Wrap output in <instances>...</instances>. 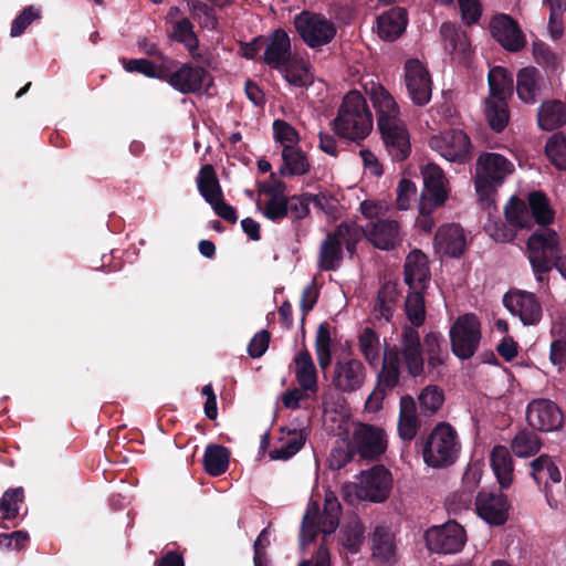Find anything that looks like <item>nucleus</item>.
<instances>
[{"label":"nucleus","mask_w":566,"mask_h":566,"mask_svg":"<svg viewBox=\"0 0 566 566\" xmlns=\"http://www.w3.org/2000/svg\"><path fill=\"white\" fill-rule=\"evenodd\" d=\"M399 344L402 350V363L407 373L413 377L427 374H439V368L449 359L446 339L440 332L430 331L420 338L419 331L405 325L401 329Z\"/></svg>","instance_id":"1"},{"label":"nucleus","mask_w":566,"mask_h":566,"mask_svg":"<svg viewBox=\"0 0 566 566\" xmlns=\"http://www.w3.org/2000/svg\"><path fill=\"white\" fill-rule=\"evenodd\" d=\"M361 238H366L373 248H397L402 242L400 226L396 220L378 219L368 221L365 227L343 222L333 234H327L321 248H356Z\"/></svg>","instance_id":"2"},{"label":"nucleus","mask_w":566,"mask_h":566,"mask_svg":"<svg viewBox=\"0 0 566 566\" xmlns=\"http://www.w3.org/2000/svg\"><path fill=\"white\" fill-rule=\"evenodd\" d=\"M332 128L339 137L354 143H360L369 135L373 115L359 91H348L345 94L336 118L332 122Z\"/></svg>","instance_id":"3"},{"label":"nucleus","mask_w":566,"mask_h":566,"mask_svg":"<svg viewBox=\"0 0 566 566\" xmlns=\"http://www.w3.org/2000/svg\"><path fill=\"white\" fill-rule=\"evenodd\" d=\"M514 171V166L504 155L482 153L475 163L474 186L480 200L488 205L494 201L497 188Z\"/></svg>","instance_id":"4"},{"label":"nucleus","mask_w":566,"mask_h":566,"mask_svg":"<svg viewBox=\"0 0 566 566\" xmlns=\"http://www.w3.org/2000/svg\"><path fill=\"white\" fill-rule=\"evenodd\" d=\"M528 214L538 227L528 237L526 248H558V233L549 227L555 212L549 198L543 191L528 193Z\"/></svg>","instance_id":"5"},{"label":"nucleus","mask_w":566,"mask_h":566,"mask_svg":"<svg viewBox=\"0 0 566 566\" xmlns=\"http://www.w3.org/2000/svg\"><path fill=\"white\" fill-rule=\"evenodd\" d=\"M460 448L453 427L448 422H439L423 446V461L432 468L449 467L457 461Z\"/></svg>","instance_id":"6"},{"label":"nucleus","mask_w":566,"mask_h":566,"mask_svg":"<svg viewBox=\"0 0 566 566\" xmlns=\"http://www.w3.org/2000/svg\"><path fill=\"white\" fill-rule=\"evenodd\" d=\"M161 71V81L168 83L182 95L201 94L206 80L212 81L205 66L181 62L172 57L164 60Z\"/></svg>","instance_id":"7"},{"label":"nucleus","mask_w":566,"mask_h":566,"mask_svg":"<svg viewBox=\"0 0 566 566\" xmlns=\"http://www.w3.org/2000/svg\"><path fill=\"white\" fill-rule=\"evenodd\" d=\"M293 24L300 39L312 50L328 45L337 34L336 24L322 12L302 10L295 14Z\"/></svg>","instance_id":"8"},{"label":"nucleus","mask_w":566,"mask_h":566,"mask_svg":"<svg viewBox=\"0 0 566 566\" xmlns=\"http://www.w3.org/2000/svg\"><path fill=\"white\" fill-rule=\"evenodd\" d=\"M402 361L401 345L392 346L386 350L381 369L377 374L376 386L367 397V405L373 410H380L382 401L400 381L399 363Z\"/></svg>","instance_id":"9"},{"label":"nucleus","mask_w":566,"mask_h":566,"mask_svg":"<svg viewBox=\"0 0 566 566\" xmlns=\"http://www.w3.org/2000/svg\"><path fill=\"white\" fill-rule=\"evenodd\" d=\"M481 340V326L472 314L460 316L450 328L451 348L460 359H470Z\"/></svg>","instance_id":"10"},{"label":"nucleus","mask_w":566,"mask_h":566,"mask_svg":"<svg viewBox=\"0 0 566 566\" xmlns=\"http://www.w3.org/2000/svg\"><path fill=\"white\" fill-rule=\"evenodd\" d=\"M424 539L428 548L436 554H458L465 544L467 534L457 521H448L431 526L426 532Z\"/></svg>","instance_id":"11"},{"label":"nucleus","mask_w":566,"mask_h":566,"mask_svg":"<svg viewBox=\"0 0 566 566\" xmlns=\"http://www.w3.org/2000/svg\"><path fill=\"white\" fill-rule=\"evenodd\" d=\"M405 83L410 101L416 106H424L432 98L433 81L430 72L418 59L405 63Z\"/></svg>","instance_id":"12"},{"label":"nucleus","mask_w":566,"mask_h":566,"mask_svg":"<svg viewBox=\"0 0 566 566\" xmlns=\"http://www.w3.org/2000/svg\"><path fill=\"white\" fill-rule=\"evenodd\" d=\"M503 304L509 313L518 317L525 326L537 325L543 318L542 303L534 293L510 290L504 293Z\"/></svg>","instance_id":"13"},{"label":"nucleus","mask_w":566,"mask_h":566,"mask_svg":"<svg viewBox=\"0 0 566 566\" xmlns=\"http://www.w3.org/2000/svg\"><path fill=\"white\" fill-rule=\"evenodd\" d=\"M385 147L395 161L406 160L411 154L410 134L402 120L381 119L378 125Z\"/></svg>","instance_id":"14"},{"label":"nucleus","mask_w":566,"mask_h":566,"mask_svg":"<svg viewBox=\"0 0 566 566\" xmlns=\"http://www.w3.org/2000/svg\"><path fill=\"white\" fill-rule=\"evenodd\" d=\"M490 32L507 52L516 53L526 46V38L520 25L506 13H499L490 21Z\"/></svg>","instance_id":"15"},{"label":"nucleus","mask_w":566,"mask_h":566,"mask_svg":"<svg viewBox=\"0 0 566 566\" xmlns=\"http://www.w3.org/2000/svg\"><path fill=\"white\" fill-rule=\"evenodd\" d=\"M354 448L364 460H378L387 450V440L384 429L361 423L354 431Z\"/></svg>","instance_id":"16"},{"label":"nucleus","mask_w":566,"mask_h":566,"mask_svg":"<svg viewBox=\"0 0 566 566\" xmlns=\"http://www.w3.org/2000/svg\"><path fill=\"white\" fill-rule=\"evenodd\" d=\"M423 189L421 192L420 208L423 213L424 208L430 206L437 208L442 206L448 199L447 178L437 164H427L422 168Z\"/></svg>","instance_id":"17"},{"label":"nucleus","mask_w":566,"mask_h":566,"mask_svg":"<svg viewBox=\"0 0 566 566\" xmlns=\"http://www.w3.org/2000/svg\"><path fill=\"white\" fill-rule=\"evenodd\" d=\"M510 502L502 492L481 490L475 497V511L490 525H504L509 517Z\"/></svg>","instance_id":"18"},{"label":"nucleus","mask_w":566,"mask_h":566,"mask_svg":"<svg viewBox=\"0 0 566 566\" xmlns=\"http://www.w3.org/2000/svg\"><path fill=\"white\" fill-rule=\"evenodd\" d=\"M430 146L450 161L463 163L470 155L471 142L461 129H450L430 139Z\"/></svg>","instance_id":"19"},{"label":"nucleus","mask_w":566,"mask_h":566,"mask_svg":"<svg viewBox=\"0 0 566 566\" xmlns=\"http://www.w3.org/2000/svg\"><path fill=\"white\" fill-rule=\"evenodd\" d=\"M526 418L530 426L542 432H552L562 427L563 413L557 405L545 398L528 402Z\"/></svg>","instance_id":"20"},{"label":"nucleus","mask_w":566,"mask_h":566,"mask_svg":"<svg viewBox=\"0 0 566 566\" xmlns=\"http://www.w3.org/2000/svg\"><path fill=\"white\" fill-rule=\"evenodd\" d=\"M391 481L390 470L382 464H376L363 471L358 495L373 502H382L390 495Z\"/></svg>","instance_id":"21"},{"label":"nucleus","mask_w":566,"mask_h":566,"mask_svg":"<svg viewBox=\"0 0 566 566\" xmlns=\"http://www.w3.org/2000/svg\"><path fill=\"white\" fill-rule=\"evenodd\" d=\"M366 377V368L358 358L338 360L334 367L333 386L343 392H352L361 388Z\"/></svg>","instance_id":"22"},{"label":"nucleus","mask_w":566,"mask_h":566,"mask_svg":"<svg viewBox=\"0 0 566 566\" xmlns=\"http://www.w3.org/2000/svg\"><path fill=\"white\" fill-rule=\"evenodd\" d=\"M264 54L260 60L272 67V70H281L284 64L292 60L291 38L283 29H276L271 32L266 39Z\"/></svg>","instance_id":"23"},{"label":"nucleus","mask_w":566,"mask_h":566,"mask_svg":"<svg viewBox=\"0 0 566 566\" xmlns=\"http://www.w3.org/2000/svg\"><path fill=\"white\" fill-rule=\"evenodd\" d=\"M439 34L444 50L458 57L460 62H465L472 55L470 38L461 27L452 22H443L439 28Z\"/></svg>","instance_id":"24"},{"label":"nucleus","mask_w":566,"mask_h":566,"mask_svg":"<svg viewBox=\"0 0 566 566\" xmlns=\"http://www.w3.org/2000/svg\"><path fill=\"white\" fill-rule=\"evenodd\" d=\"M365 94L371 102L377 113V126L381 119H398L399 118V106L395 102L394 97L381 83L369 81L365 85Z\"/></svg>","instance_id":"25"},{"label":"nucleus","mask_w":566,"mask_h":566,"mask_svg":"<svg viewBox=\"0 0 566 566\" xmlns=\"http://www.w3.org/2000/svg\"><path fill=\"white\" fill-rule=\"evenodd\" d=\"M544 85V75L536 66H524L516 74V94L526 104L539 99Z\"/></svg>","instance_id":"26"},{"label":"nucleus","mask_w":566,"mask_h":566,"mask_svg":"<svg viewBox=\"0 0 566 566\" xmlns=\"http://www.w3.org/2000/svg\"><path fill=\"white\" fill-rule=\"evenodd\" d=\"M405 282L410 290H424L430 280L429 259L422 250H411L405 262Z\"/></svg>","instance_id":"27"},{"label":"nucleus","mask_w":566,"mask_h":566,"mask_svg":"<svg viewBox=\"0 0 566 566\" xmlns=\"http://www.w3.org/2000/svg\"><path fill=\"white\" fill-rule=\"evenodd\" d=\"M409 23L408 11L402 7H392L377 18L378 35L387 41L398 39Z\"/></svg>","instance_id":"28"},{"label":"nucleus","mask_w":566,"mask_h":566,"mask_svg":"<svg viewBox=\"0 0 566 566\" xmlns=\"http://www.w3.org/2000/svg\"><path fill=\"white\" fill-rule=\"evenodd\" d=\"M296 382L302 391H318V375L311 353L304 348L294 357Z\"/></svg>","instance_id":"29"},{"label":"nucleus","mask_w":566,"mask_h":566,"mask_svg":"<svg viewBox=\"0 0 566 566\" xmlns=\"http://www.w3.org/2000/svg\"><path fill=\"white\" fill-rule=\"evenodd\" d=\"M420 421L416 412V401L412 396L405 395L399 401V417H398V434L403 441L410 442L415 440Z\"/></svg>","instance_id":"30"},{"label":"nucleus","mask_w":566,"mask_h":566,"mask_svg":"<svg viewBox=\"0 0 566 566\" xmlns=\"http://www.w3.org/2000/svg\"><path fill=\"white\" fill-rule=\"evenodd\" d=\"M282 165L279 175L282 177L304 176L311 171V161L307 154L298 145L282 149Z\"/></svg>","instance_id":"31"},{"label":"nucleus","mask_w":566,"mask_h":566,"mask_svg":"<svg viewBox=\"0 0 566 566\" xmlns=\"http://www.w3.org/2000/svg\"><path fill=\"white\" fill-rule=\"evenodd\" d=\"M489 97L509 101L513 95V76L505 66H492L488 73Z\"/></svg>","instance_id":"32"},{"label":"nucleus","mask_w":566,"mask_h":566,"mask_svg":"<svg viewBox=\"0 0 566 566\" xmlns=\"http://www.w3.org/2000/svg\"><path fill=\"white\" fill-rule=\"evenodd\" d=\"M490 462L500 486L510 488L513 481V463L506 447L495 446L491 451Z\"/></svg>","instance_id":"33"},{"label":"nucleus","mask_w":566,"mask_h":566,"mask_svg":"<svg viewBox=\"0 0 566 566\" xmlns=\"http://www.w3.org/2000/svg\"><path fill=\"white\" fill-rule=\"evenodd\" d=\"M532 55L534 61L542 66L547 75H556L563 71V61L559 54L554 52L552 48L542 42L534 40L532 42Z\"/></svg>","instance_id":"34"},{"label":"nucleus","mask_w":566,"mask_h":566,"mask_svg":"<svg viewBox=\"0 0 566 566\" xmlns=\"http://www.w3.org/2000/svg\"><path fill=\"white\" fill-rule=\"evenodd\" d=\"M229 448L222 444H208L203 452V470L212 476L221 475L229 469Z\"/></svg>","instance_id":"35"},{"label":"nucleus","mask_w":566,"mask_h":566,"mask_svg":"<svg viewBox=\"0 0 566 566\" xmlns=\"http://www.w3.org/2000/svg\"><path fill=\"white\" fill-rule=\"evenodd\" d=\"M537 122L545 130L563 126L566 124V105L559 101L544 102L538 108Z\"/></svg>","instance_id":"36"},{"label":"nucleus","mask_w":566,"mask_h":566,"mask_svg":"<svg viewBox=\"0 0 566 566\" xmlns=\"http://www.w3.org/2000/svg\"><path fill=\"white\" fill-rule=\"evenodd\" d=\"M504 219L514 229H530L533 226L528 202L516 196H512L504 206Z\"/></svg>","instance_id":"37"},{"label":"nucleus","mask_w":566,"mask_h":566,"mask_svg":"<svg viewBox=\"0 0 566 566\" xmlns=\"http://www.w3.org/2000/svg\"><path fill=\"white\" fill-rule=\"evenodd\" d=\"M527 260L537 282L548 283L547 274L554 269L555 252L559 250H526Z\"/></svg>","instance_id":"38"},{"label":"nucleus","mask_w":566,"mask_h":566,"mask_svg":"<svg viewBox=\"0 0 566 566\" xmlns=\"http://www.w3.org/2000/svg\"><path fill=\"white\" fill-rule=\"evenodd\" d=\"M198 191L206 202H212L223 195L220 181L211 164H205L197 177Z\"/></svg>","instance_id":"39"},{"label":"nucleus","mask_w":566,"mask_h":566,"mask_svg":"<svg viewBox=\"0 0 566 566\" xmlns=\"http://www.w3.org/2000/svg\"><path fill=\"white\" fill-rule=\"evenodd\" d=\"M373 556L381 562H390L395 554L394 535L388 526L378 525L371 535Z\"/></svg>","instance_id":"40"},{"label":"nucleus","mask_w":566,"mask_h":566,"mask_svg":"<svg viewBox=\"0 0 566 566\" xmlns=\"http://www.w3.org/2000/svg\"><path fill=\"white\" fill-rule=\"evenodd\" d=\"M484 115L489 126L494 132H503L507 127L510 119L507 101L485 99Z\"/></svg>","instance_id":"41"},{"label":"nucleus","mask_w":566,"mask_h":566,"mask_svg":"<svg viewBox=\"0 0 566 566\" xmlns=\"http://www.w3.org/2000/svg\"><path fill=\"white\" fill-rule=\"evenodd\" d=\"M397 297L398 294L396 292L395 285H391L390 282L384 283L379 289L375 300V317L378 319L384 318L386 322H390Z\"/></svg>","instance_id":"42"},{"label":"nucleus","mask_w":566,"mask_h":566,"mask_svg":"<svg viewBox=\"0 0 566 566\" xmlns=\"http://www.w3.org/2000/svg\"><path fill=\"white\" fill-rule=\"evenodd\" d=\"M177 43H182L185 49L191 54L192 57H198L200 54L195 52L199 48V38L193 31V24L188 18H181L174 24V31L170 35Z\"/></svg>","instance_id":"43"},{"label":"nucleus","mask_w":566,"mask_h":566,"mask_svg":"<svg viewBox=\"0 0 566 566\" xmlns=\"http://www.w3.org/2000/svg\"><path fill=\"white\" fill-rule=\"evenodd\" d=\"M188 10L203 30L216 31L219 27L214 8L201 0H186Z\"/></svg>","instance_id":"44"},{"label":"nucleus","mask_w":566,"mask_h":566,"mask_svg":"<svg viewBox=\"0 0 566 566\" xmlns=\"http://www.w3.org/2000/svg\"><path fill=\"white\" fill-rule=\"evenodd\" d=\"M434 248H465L463 229L457 223L442 224L434 235Z\"/></svg>","instance_id":"45"},{"label":"nucleus","mask_w":566,"mask_h":566,"mask_svg":"<svg viewBox=\"0 0 566 566\" xmlns=\"http://www.w3.org/2000/svg\"><path fill=\"white\" fill-rule=\"evenodd\" d=\"M358 346L367 363L375 366L380 355V340L376 331L365 326L358 335Z\"/></svg>","instance_id":"46"},{"label":"nucleus","mask_w":566,"mask_h":566,"mask_svg":"<svg viewBox=\"0 0 566 566\" xmlns=\"http://www.w3.org/2000/svg\"><path fill=\"white\" fill-rule=\"evenodd\" d=\"M123 67L128 73L143 74L149 78H163V63H157L148 59H120Z\"/></svg>","instance_id":"47"},{"label":"nucleus","mask_w":566,"mask_h":566,"mask_svg":"<svg viewBox=\"0 0 566 566\" xmlns=\"http://www.w3.org/2000/svg\"><path fill=\"white\" fill-rule=\"evenodd\" d=\"M511 448L516 457H533L541 449V440L534 431L523 429L512 440Z\"/></svg>","instance_id":"48"},{"label":"nucleus","mask_w":566,"mask_h":566,"mask_svg":"<svg viewBox=\"0 0 566 566\" xmlns=\"http://www.w3.org/2000/svg\"><path fill=\"white\" fill-rule=\"evenodd\" d=\"M366 528L360 521H353L342 528V543L350 554H358L365 539Z\"/></svg>","instance_id":"49"},{"label":"nucleus","mask_w":566,"mask_h":566,"mask_svg":"<svg viewBox=\"0 0 566 566\" xmlns=\"http://www.w3.org/2000/svg\"><path fill=\"white\" fill-rule=\"evenodd\" d=\"M421 291L422 290H411L405 304L407 317L411 322V325L408 326L415 327L416 329H418L426 319V305Z\"/></svg>","instance_id":"50"},{"label":"nucleus","mask_w":566,"mask_h":566,"mask_svg":"<svg viewBox=\"0 0 566 566\" xmlns=\"http://www.w3.org/2000/svg\"><path fill=\"white\" fill-rule=\"evenodd\" d=\"M331 331L329 324L323 322L319 324L316 340H315V349L317 354L318 367L322 370H325L332 363V352H331Z\"/></svg>","instance_id":"51"},{"label":"nucleus","mask_w":566,"mask_h":566,"mask_svg":"<svg viewBox=\"0 0 566 566\" xmlns=\"http://www.w3.org/2000/svg\"><path fill=\"white\" fill-rule=\"evenodd\" d=\"M24 501V491L20 488L8 489L0 499V520H13L19 516V505Z\"/></svg>","instance_id":"52"},{"label":"nucleus","mask_w":566,"mask_h":566,"mask_svg":"<svg viewBox=\"0 0 566 566\" xmlns=\"http://www.w3.org/2000/svg\"><path fill=\"white\" fill-rule=\"evenodd\" d=\"M418 401L421 415L429 417L436 415L441 408L444 395L437 386H428L421 390Z\"/></svg>","instance_id":"53"},{"label":"nucleus","mask_w":566,"mask_h":566,"mask_svg":"<svg viewBox=\"0 0 566 566\" xmlns=\"http://www.w3.org/2000/svg\"><path fill=\"white\" fill-rule=\"evenodd\" d=\"M545 151L555 168L566 170V134H553L545 146Z\"/></svg>","instance_id":"54"},{"label":"nucleus","mask_w":566,"mask_h":566,"mask_svg":"<svg viewBox=\"0 0 566 566\" xmlns=\"http://www.w3.org/2000/svg\"><path fill=\"white\" fill-rule=\"evenodd\" d=\"M318 504H310L301 524L300 541L302 545L314 542L319 533L317 524Z\"/></svg>","instance_id":"55"},{"label":"nucleus","mask_w":566,"mask_h":566,"mask_svg":"<svg viewBox=\"0 0 566 566\" xmlns=\"http://www.w3.org/2000/svg\"><path fill=\"white\" fill-rule=\"evenodd\" d=\"M272 134L274 142L284 147H294L300 143V135L294 126L282 119H275L272 123Z\"/></svg>","instance_id":"56"},{"label":"nucleus","mask_w":566,"mask_h":566,"mask_svg":"<svg viewBox=\"0 0 566 566\" xmlns=\"http://www.w3.org/2000/svg\"><path fill=\"white\" fill-rule=\"evenodd\" d=\"M475 493L460 486L459 491L452 493L446 501L447 510L450 514L458 515L475 505Z\"/></svg>","instance_id":"57"},{"label":"nucleus","mask_w":566,"mask_h":566,"mask_svg":"<svg viewBox=\"0 0 566 566\" xmlns=\"http://www.w3.org/2000/svg\"><path fill=\"white\" fill-rule=\"evenodd\" d=\"M304 443L305 438L302 432L292 431L290 433V439L285 443L271 450L270 457L272 460H289L300 451Z\"/></svg>","instance_id":"58"},{"label":"nucleus","mask_w":566,"mask_h":566,"mask_svg":"<svg viewBox=\"0 0 566 566\" xmlns=\"http://www.w3.org/2000/svg\"><path fill=\"white\" fill-rule=\"evenodd\" d=\"M551 335L554 340L551 343V361L555 366L566 364V328L553 326Z\"/></svg>","instance_id":"59"},{"label":"nucleus","mask_w":566,"mask_h":566,"mask_svg":"<svg viewBox=\"0 0 566 566\" xmlns=\"http://www.w3.org/2000/svg\"><path fill=\"white\" fill-rule=\"evenodd\" d=\"M461 20L465 25H474L480 22L483 6L480 0H458Z\"/></svg>","instance_id":"60"},{"label":"nucleus","mask_w":566,"mask_h":566,"mask_svg":"<svg viewBox=\"0 0 566 566\" xmlns=\"http://www.w3.org/2000/svg\"><path fill=\"white\" fill-rule=\"evenodd\" d=\"M40 11L34 10L32 6L23 8L19 15L14 18L10 34L12 36H20L33 21L40 19Z\"/></svg>","instance_id":"61"},{"label":"nucleus","mask_w":566,"mask_h":566,"mask_svg":"<svg viewBox=\"0 0 566 566\" xmlns=\"http://www.w3.org/2000/svg\"><path fill=\"white\" fill-rule=\"evenodd\" d=\"M264 216L274 222L289 216V199L285 197L271 198L264 206Z\"/></svg>","instance_id":"62"},{"label":"nucleus","mask_w":566,"mask_h":566,"mask_svg":"<svg viewBox=\"0 0 566 566\" xmlns=\"http://www.w3.org/2000/svg\"><path fill=\"white\" fill-rule=\"evenodd\" d=\"M356 454V450L354 447L342 446L333 448L329 454L328 459V467L332 470H340L343 469L347 463L352 462L354 459V455Z\"/></svg>","instance_id":"63"},{"label":"nucleus","mask_w":566,"mask_h":566,"mask_svg":"<svg viewBox=\"0 0 566 566\" xmlns=\"http://www.w3.org/2000/svg\"><path fill=\"white\" fill-rule=\"evenodd\" d=\"M279 72L282 74L286 82L296 87H305L311 83L308 81L307 70H297L294 66H292L291 62L284 64L282 69L279 70Z\"/></svg>","instance_id":"64"}]
</instances>
